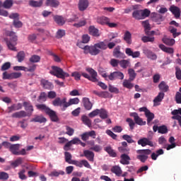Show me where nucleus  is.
<instances>
[{"instance_id": "35", "label": "nucleus", "mask_w": 181, "mask_h": 181, "mask_svg": "<svg viewBox=\"0 0 181 181\" xmlns=\"http://www.w3.org/2000/svg\"><path fill=\"white\" fill-rule=\"evenodd\" d=\"M9 151L13 153V155H17L19 152V144H11Z\"/></svg>"}, {"instance_id": "24", "label": "nucleus", "mask_w": 181, "mask_h": 181, "mask_svg": "<svg viewBox=\"0 0 181 181\" xmlns=\"http://www.w3.org/2000/svg\"><path fill=\"white\" fill-rule=\"evenodd\" d=\"M145 115L147 118V124L150 126L152 125V120L153 119V118H155V115L151 112L150 110H148V112H146Z\"/></svg>"}, {"instance_id": "29", "label": "nucleus", "mask_w": 181, "mask_h": 181, "mask_svg": "<svg viewBox=\"0 0 181 181\" xmlns=\"http://www.w3.org/2000/svg\"><path fill=\"white\" fill-rule=\"evenodd\" d=\"M111 172L115 173L116 176H121V175H122V170H121V167L118 165L113 166L111 169Z\"/></svg>"}, {"instance_id": "22", "label": "nucleus", "mask_w": 181, "mask_h": 181, "mask_svg": "<svg viewBox=\"0 0 181 181\" xmlns=\"http://www.w3.org/2000/svg\"><path fill=\"white\" fill-rule=\"evenodd\" d=\"M46 121H47V119L42 115H37L30 120V122H39L40 124H43L46 122Z\"/></svg>"}, {"instance_id": "53", "label": "nucleus", "mask_w": 181, "mask_h": 181, "mask_svg": "<svg viewBox=\"0 0 181 181\" xmlns=\"http://www.w3.org/2000/svg\"><path fill=\"white\" fill-rule=\"evenodd\" d=\"M66 135H69V136H73V135H74V129L69 126H66Z\"/></svg>"}, {"instance_id": "46", "label": "nucleus", "mask_w": 181, "mask_h": 181, "mask_svg": "<svg viewBox=\"0 0 181 181\" xmlns=\"http://www.w3.org/2000/svg\"><path fill=\"white\" fill-rule=\"evenodd\" d=\"M119 64L122 69H127V67H129L131 63L128 60L123 59L119 61Z\"/></svg>"}, {"instance_id": "8", "label": "nucleus", "mask_w": 181, "mask_h": 181, "mask_svg": "<svg viewBox=\"0 0 181 181\" xmlns=\"http://www.w3.org/2000/svg\"><path fill=\"white\" fill-rule=\"evenodd\" d=\"M124 74L121 71H115L111 73L108 76V79L111 81H113V80H117V78H119V80H124Z\"/></svg>"}, {"instance_id": "17", "label": "nucleus", "mask_w": 181, "mask_h": 181, "mask_svg": "<svg viewBox=\"0 0 181 181\" xmlns=\"http://www.w3.org/2000/svg\"><path fill=\"white\" fill-rule=\"evenodd\" d=\"M41 86L46 90H53L54 87L53 83L45 79L41 80Z\"/></svg>"}, {"instance_id": "4", "label": "nucleus", "mask_w": 181, "mask_h": 181, "mask_svg": "<svg viewBox=\"0 0 181 181\" xmlns=\"http://www.w3.org/2000/svg\"><path fill=\"white\" fill-rule=\"evenodd\" d=\"M86 71L89 73L90 76L87 73L83 72L82 73L83 77H84L85 78H87L88 80H89L90 81H92L93 83L98 82V78H97L98 74L95 70L93 69L92 68H87Z\"/></svg>"}, {"instance_id": "37", "label": "nucleus", "mask_w": 181, "mask_h": 181, "mask_svg": "<svg viewBox=\"0 0 181 181\" xmlns=\"http://www.w3.org/2000/svg\"><path fill=\"white\" fill-rule=\"evenodd\" d=\"M54 21L60 25H63L64 23H66V21L62 16H54Z\"/></svg>"}, {"instance_id": "60", "label": "nucleus", "mask_w": 181, "mask_h": 181, "mask_svg": "<svg viewBox=\"0 0 181 181\" xmlns=\"http://www.w3.org/2000/svg\"><path fill=\"white\" fill-rule=\"evenodd\" d=\"M71 77H74L76 81H78L81 78V74L78 71H74L71 74Z\"/></svg>"}, {"instance_id": "62", "label": "nucleus", "mask_w": 181, "mask_h": 181, "mask_svg": "<svg viewBox=\"0 0 181 181\" xmlns=\"http://www.w3.org/2000/svg\"><path fill=\"white\" fill-rule=\"evenodd\" d=\"M175 76L177 80H181V69L178 67H175Z\"/></svg>"}, {"instance_id": "39", "label": "nucleus", "mask_w": 181, "mask_h": 181, "mask_svg": "<svg viewBox=\"0 0 181 181\" xmlns=\"http://www.w3.org/2000/svg\"><path fill=\"white\" fill-rule=\"evenodd\" d=\"M105 152H107L110 156H112V158L117 157V153L111 148V146H107L105 148Z\"/></svg>"}, {"instance_id": "56", "label": "nucleus", "mask_w": 181, "mask_h": 181, "mask_svg": "<svg viewBox=\"0 0 181 181\" xmlns=\"http://www.w3.org/2000/svg\"><path fill=\"white\" fill-rule=\"evenodd\" d=\"M12 5H13V1H12V0H6L4 3L3 6L6 9H9V8H11V6H12Z\"/></svg>"}, {"instance_id": "42", "label": "nucleus", "mask_w": 181, "mask_h": 181, "mask_svg": "<svg viewBox=\"0 0 181 181\" xmlns=\"http://www.w3.org/2000/svg\"><path fill=\"white\" fill-rule=\"evenodd\" d=\"M23 160L22 158H18L16 160L10 162V163L13 168H18L19 165H22Z\"/></svg>"}, {"instance_id": "54", "label": "nucleus", "mask_w": 181, "mask_h": 181, "mask_svg": "<svg viewBox=\"0 0 181 181\" xmlns=\"http://www.w3.org/2000/svg\"><path fill=\"white\" fill-rule=\"evenodd\" d=\"M109 91L115 94H119V89L112 85H109Z\"/></svg>"}, {"instance_id": "40", "label": "nucleus", "mask_w": 181, "mask_h": 181, "mask_svg": "<svg viewBox=\"0 0 181 181\" xmlns=\"http://www.w3.org/2000/svg\"><path fill=\"white\" fill-rule=\"evenodd\" d=\"M159 47L160 49H161V50H163V52H165V53H169L170 54H172V53H173V48L167 47L163 44L159 45Z\"/></svg>"}, {"instance_id": "20", "label": "nucleus", "mask_w": 181, "mask_h": 181, "mask_svg": "<svg viewBox=\"0 0 181 181\" xmlns=\"http://www.w3.org/2000/svg\"><path fill=\"white\" fill-rule=\"evenodd\" d=\"M88 8V0H79L78 9L79 11H86Z\"/></svg>"}, {"instance_id": "32", "label": "nucleus", "mask_w": 181, "mask_h": 181, "mask_svg": "<svg viewBox=\"0 0 181 181\" xmlns=\"http://www.w3.org/2000/svg\"><path fill=\"white\" fill-rule=\"evenodd\" d=\"M13 118H23V117H28V114L24 110L16 112L12 115Z\"/></svg>"}, {"instance_id": "11", "label": "nucleus", "mask_w": 181, "mask_h": 181, "mask_svg": "<svg viewBox=\"0 0 181 181\" xmlns=\"http://www.w3.org/2000/svg\"><path fill=\"white\" fill-rule=\"evenodd\" d=\"M165 98V93L163 92H160L158 95L153 100V106L158 107V105H160V103H162V100Z\"/></svg>"}, {"instance_id": "58", "label": "nucleus", "mask_w": 181, "mask_h": 181, "mask_svg": "<svg viewBox=\"0 0 181 181\" xmlns=\"http://www.w3.org/2000/svg\"><path fill=\"white\" fill-rule=\"evenodd\" d=\"M158 133L159 134H168V127H166V126H165V125L158 127Z\"/></svg>"}, {"instance_id": "31", "label": "nucleus", "mask_w": 181, "mask_h": 181, "mask_svg": "<svg viewBox=\"0 0 181 181\" xmlns=\"http://www.w3.org/2000/svg\"><path fill=\"white\" fill-rule=\"evenodd\" d=\"M49 176H50L51 177H59V176H60V175L62 176H63V175H64V171L63 170H54L53 171H52L49 174H48Z\"/></svg>"}, {"instance_id": "59", "label": "nucleus", "mask_w": 181, "mask_h": 181, "mask_svg": "<svg viewBox=\"0 0 181 181\" xmlns=\"http://www.w3.org/2000/svg\"><path fill=\"white\" fill-rule=\"evenodd\" d=\"M90 151H94V152H101V151H103V147L96 144L94 146L90 147Z\"/></svg>"}, {"instance_id": "61", "label": "nucleus", "mask_w": 181, "mask_h": 181, "mask_svg": "<svg viewBox=\"0 0 181 181\" xmlns=\"http://www.w3.org/2000/svg\"><path fill=\"white\" fill-rule=\"evenodd\" d=\"M151 14V11L148 9L141 10V16L143 19H145V18H148L149 15Z\"/></svg>"}, {"instance_id": "19", "label": "nucleus", "mask_w": 181, "mask_h": 181, "mask_svg": "<svg viewBox=\"0 0 181 181\" xmlns=\"http://www.w3.org/2000/svg\"><path fill=\"white\" fill-rule=\"evenodd\" d=\"M129 160H131L129 156L125 153L121 155L120 163H122V165H129Z\"/></svg>"}, {"instance_id": "1", "label": "nucleus", "mask_w": 181, "mask_h": 181, "mask_svg": "<svg viewBox=\"0 0 181 181\" xmlns=\"http://www.w3.org/2000/svg\"><path fill=\"white\" fill-rule=\"evenodd\" d=\"M77 46L81 47V49H83L84 53H86V54L90 53V54H91L92 56H97V54H99L100 52H101V50H100L98 47L97 46V44H95L93 46L86 45L83 47L81 46V42H78L77 44Z\"/></svg>"}, {"instance_id": "45", "label": "nucleus", "mask_w": 181, "mask_h": 181, "mask_svg": "<svg viewBox=\"0 0 181 181\" xmlns=\"http://www.w3.org/2000/svg\"><path fill=\"white\" fill-rule=\"evenodd\" d=\"M133 18L135 19H143L141 10H137L133 12Z\"/></svg>"}, {"instance_id": "18", "label": "nucleus", "mask_w": 181, "mask_h": 181, "mask_svg": "<svg viewBox=\"0 0 181 181\" xmlns=\"http://www.w3.org/2000/svg\"><path fill=\"white\" fill-rule=\"evenodd\" d=\"M60 5V2L57 0H46L45 6L51 8H57Z\"/></svg>"}, {"instance_id": "27", "label": "nucleus", "mask_w": 181, "mask_h": 181, "mask_svg": "<svg viewBox=\"0 0 181 181\" xmlns=\"http://www.w3.org/2000/svg\"><path fill=\"white\" fill-rule=\"evenodd\" d=\"M163 42L165 43V45H167V46H173L175 43H176V41L173 38H168L167 37H164L163 38Z\"/></svg>"}, {"instance_id": "47", "label": "nucleus", "mask_w": 181, "mask_h": 181, "mask_svg": "<svg viewBox=\"0 0 181 181\" xmlns=\"http://www.w3.org/2000/svg\"><path fill=\"white\" fill-rule=\"evenodd\" d=\"M95 45L98 46L99 50H106V49H108V46H107V43L105 42H100Z\"/></svg>"}, {"instance_id": "16", "label": "nucleus", "mask_w": 181, "mask_h": 181, "mask_svg": "<svg viewBox=\"0 0 181 181\" xmlns=\"http://www.w3.org/2000/svg\"><path fill=\"white\" fill-rule=\"evenodd\" d=\"M78 103H80V99H78V98H71L69 102L65 100L66 109L68 108V107H70V105H76Z\"/></svg>"}, {"instance_id": "44", "label": "nucleus", "mask_w": 181, "mask_h": 181, "mask_svg": "<svg viewBox=\"0 0 181 181\" xmlns=\"http://www.w3.org/2000/svg\"><path fill=\"white\" fill-rule=\"evenodd\" d=\"M36 107H37V110H40L41 111H44L47 114L51 110L47 106H46V105H44V104L37 105Z\"/></svg>"}, {"instance_id": "6", "label": "nucleus", "mask_w": 181, "mask_h": 181, "mask_svg": "<svg viewBox=\"0 0 181 181\" xmlns=\"http://www.w3.org/2000/svg\"><path fill=\"white\" fill-rule=\"evenodd\" d=\"M66 101H67V98H66L62 100L60 98H57L52 101V104L54 107H60L62 111H66Z\"/></svg>"}, {"instance_id": "57", "label": "nucleus", "mask_w": 181, "mask_h": 181, "mask_svg": "<svg viewBox=\"0 0 181 181\" xmlns=\"http://www.w3.org/2000/svg\"><path fill=\"white\" fill-rule=\"evenodd\" d=\"M142 42L144 43H146L148 42H153L155 40V37H148V36H144L141 38Z\"/></svg>"}, {"instance_id": "5", "label": "nucleus", "mask_w": 181, "mask_h": 181, "mask_svg": "<svg viewBox=\"0 0 181 181\" xmlns=\"http://www.w3.org/2000/svg\"><path fill=\"white\" fill-rule=\"evenodd\" d=\"M136 153H138L136 156L137 159L144 163V162H146V160L148 159V155H151L152 151L150 149L137 150Z\"/></svg>"}, {"instance_id": "21", "label": "nucleus", "mask_w": 181, "mask_h": 181, "mask_svg": "<svg viewBox=\"0 0 181 181\" xmlns=\"http://www.w3.org/2000/svg\"><path fill=\"white\" fill-rule=\"evenodd\" d=\"M47 114L50 117L51 121H52L53 122H58L59 117H57V115L56 114V112H54V110L50 109Z\"/></svg>"}, {"instance_id": "50", "label": "nucleus", "mask_w": 181, "mask_h": 181, "mask_svg": "<svg viewBox=\"0 0 181 181\" xmlns=\"http://www.w3.org/2000/svg\"><path fill=\"white\" fill-rule=\"evenodd\" d=\"M81 120L83 121V124H85V125H87V127H91V119H90L88 117L82 116Z\"/></svg>"}, {"instance_id": "49", "label": "nucleus", "mask_w": 181, "mask_h": 181, "mask_svg": "<svg viewBox=\"0 0 181 181\" xmlns=\"http://www.w3.org/2000/svg\"><path fill=\"white\" fill-rule=\"evenodd\" d=\"M29 61L30 63H39L40 62V56L36 54L32 55Z\"/></svg>"}, {"instance_id": "33", "label": "nucleus", "mask_w": 181, "mask_h": 181, "mask_svg": "<svg viewBox=\"0 0 181 181\" xmlns=\"http://www.w3.org/2000/svg\"><path fill=\"white\" fill-rule=\"evenodd\" d=\"M89 33L92 35V36H95L96 37L100 36V32L98 31V29L95 28V27L93 25L89 27Z\"/></svg>"}, {"instance_id": "9", "label": "nucleus", "mask_w": 181, "mask_h": 181, "mask_svg": "<svg viewBox=\"0 0 181 181\" xmlns=\"http://www.w3.org/2000/svg\"><path fill=\"white\" fill-rule=\"evenodd\" d=\"M130 116L133 117L134 119V122L137 124V125H140V126H144V125H146V122L144 121L142 119V118H141L139 115L138 113L136 112H132L130 113Z\"/></svg>"}, {"instance_id": "30", "label": "nucleus", "mask_w": 181, "mask_h": 181, "mask_svg": "<svg viewBox=\"0 0 181 181\" xmlns=\"http://www.w3.org/2000/svg\"><path fill=\"white\" fill-rule=\"evenodd\" d=\"M83 103L86 110H90L91 108H93V103L90 102V99L84 98L83 99Z\"/></svg>"}, {"instance_id": "48", "label": "nucleus", "mask_w": 181, "mask_h": 181, "mask_svg": "<svg viewBox=\"0 0 181 181\" xmlns=\"http://www.w3.org/2000/svg\"><path fill=\"white\" fill-rule=\"evenodd\" d=\"M25 52L21 51L17 54V59L18 63H22L25 60Z\"/></svg>"}, {"instance_id": "25", "label": "nucleus", "mask_w": 181, "mask_h": 181, "mask_svg": "<svg viewBox=\"0 0 181 181\" xmlns=\"http://www.w3.org/2000/svg\"><path fill=\"white\" fill-rule=\"evenodd\" d=\"M30 6H33V8H39L43 5V0L34 1L30 0L29 1Z\"/></svg>"}, {"instance_id": "41", "label": "nucleus", "mask_w": 181, "mask_h": 181, "mask_svg": "<svg viewBox=\"0 0 181 181\" xmlns=\"http://www.w3.org/2000/svg\"><path fill=\"white\" fill-rule=\"evenodd\" d=\"M128 74H129V79L130 81H134L135 80V78L136 77V73H135V70L132 69H128Z\"/></svg>"}, {"instance_id": "7", "label": "nucleus", "mask_w": 181, "mask_h": 181, "mask_svg": "<svg viewBox=\"0 0 181 181\" xmlns=\"http://www.w3.org/2000/svg\"><path fill=\"white\" fill-rule=\"evenodd\" d=\"M71 165H75V166H77L78 168H82L84 166L88 169H91V165H90V163H88L87 160H81L80 161L71 160Z\"/></svg>"}, {"instance_id": "34", "label": "nucleus", "mask_w": 181, "mask_h": 181, "mask_svg": "<svg viewBox=\"0 0 181 181\" xmlns=\"http://www.w3.org/2000/svg\"><path fill=\"white\" fill-rule=\"evenodd\" d=\"M130 79H124L122 83L123 87H125V88H128L129 90H131V88H134V83H131Z\"/></svg>"}, {"instance_id": "52", "label": "nucleus", "mask_w": 181, "mask_h": 181, "mask_svg": "<svg viewBox=\"0 0 181 181\" xmlns=\"http://www.w3.org/2000/svg\"><path fill=\"white\" fill-rule=\"evenodd\" d=\"M119 50H121V47L117 46L113 51V56L117 59L121 57V52Z\"/></svg>"}, {"instance_id": "55", "label": "nucleus", "mask_w": 181, "mask_h": 181, "mask_svg": "<svg viewBox=\"0 0 181 181\" xmlns=\"http://www.w3.org/2000/svg\"><path fill=\"white\" fill-rule=\"evenodd\" d=\"M122 138L124 141H127L128 144H134V142H135L134 139H132V137L128 134L123 135Z\"/></svg>"}, {"instance_id": "12", "label": "nucleus", "mask_w": 181, "mask_h": 181, "mask_svg": "<svg viewBox=\"0 0 181 181\" xmlns=\"http://www.w3.org/2000/svg\"><path fill=\"white\" fill-rule=\"evenodd\" d=\"M143 52L148 57V59H151V60H156V59H158L156 54L153 53L152 51L147 48H144L143 49Z\"/></svg>"}, {"instance_id": "23", "label": "nucleus", "mask_w": 181, "mask_h": 181, "mask_svg": "<svg viewBox=\"0 0 181 181\" xmlns=\"http://www.w3.org/2000/svg\"><path fill=\"white\" fill-rule=\"evenodd\" d=\"M123 39L128 45H131L132 43V34H131V32L126 31L124 34Z\"/></svg>"}, {"instance_id": "63", "label": "nucleus", "mask_w": 181, "mask_h": 181, "mask_svg": "<svg viewBox=\"0 0 181 181\" xmlns=\"http://www.w3.org/2000/svg\"><path fill=\"white\" fill-rule=\"evenodd\" d=\"M111 66L112 67H117L118 64H119V60L115 59H112L110 62Z\"/></svg>"}, {"instance_id": "38", "label": "nucleus", "mask_w": 181, "mask_h": 181, "mask_svg": "<svg viewBox=\"0 0 181 181\" xmlns=\"http://www.w3.org/2000/svg\"><path fill=\"white\" fill-rule=\"evenodd\" d=\"M158 88L160 91H163L166 93L169 90V86L165 83V81H161L160 83L158 85Z\"/></svg>"}, {"instance_id": "3", "label": "nucleus", "mask_w": 181, "mask_h": 181, "mask_svg": "<svg viewBox=\"0 0 181 181\" xmlns=\"http://www.w3.org/2000/svg\"><path fill=\"white\" fill-rule=\"evenodd\" d=\"M10 40L8 38L5 39L6 45L10 50H13V52H16V45L18 42V37L13 32H11L9 33Z\"/></svg>"}, {"instance_id": "26", "label": "nucleus", "mask_w": 181, "mask_h": 181, "mask_svg": "<svg viewBox=\"0 0 181 181\" xmlns=\"http://www.w3.org/2000/svg\"><path fill=\"white\" fill-rule=\"evenodd\" d=\"M23 107H25V111L30 112L29 117L32 115V112L33 111V106L30 103V102H24L23 104Z\"/></svg>"}, {"instance_id": "51", "label": "nucleus", "mask_w": 181, "mask_h": 181, "mask_svg": "<svg viewBox=\"0 0 181 181\" xmlns=\"http://www.w3.org/2000/svg\"><path fill=\"white\" fill-rule=\"evenodd\" d=\"M152 15L153 17V21H154V22H161V21H163L162 15L156 13H153Z\"/></svg>"}, {"instance_id": "28", "label": "nucleus", "mask_w": 181, "mask_h": 181, "mask_svg": "<svg viewBox=\"0 0 181 181\" xmlns=\"http://www.w3.org/2000/svg\"><path fill=\"white\" fill-rule=\"evenodd\" d=\"M168 30H169V32H170V33H172L173 37L174 38H176V37H177V36H180V35H181V33H180V32H177V29L173 27V26H170V27L168 28Z\"/></svg>"}, {"instance_id": "2", "label": "nucleus", "mask_w": 181, "mask_h": 181, "mask_svg": "<svg viewBox=\"0 0 181 181\" xmlns=\"http://www.w3.org/2000/svg\"><path fill=\"white\" fill-rule=\"evenodd\" d=\"M49 74L55 76L57 78H62V80H64L66 77H69L70 76L67 72L63 71L62 68L54 66H52V70L49 71Z\"/></svg>"}, {"instance_id": "14", "label": "nucleus", "mask_w": 181, "mask_h": 181, "mask_svg": "<svg viewBox=\"0 0 181 181\" xmlns=\"http://www.w3.org/2000/svg\"><path fill=\"white\" fill-rule=\"evenodd\" d=\"M125 53L127 56H132L133 59H136L141 56V52L139 51L133 52L131 48H126Z\"/></svg>"}, {"instance_id": "43", "label": "nucleus", "mask_w": 181, "mask_h": 181, "mask_svg": "<svg viewBox=\"0 0 181 181\" xmlns=\"http://www.w3.org/2000/svg\"><path fill=\"white\" fill-rule=\"evenodd\" d=\"M99 116L102 119H105L108 118V112L105 109H100L99 110Z\"/></svg>"}, {"instance_id": "10", "label": "nucleus", "mask_w": 181, "mask_h": 181, "mask_svg": "<svg viewBox=\"0 0 181 181\" xmlns=\"http://www.w3.org/2000/svg\"><path fill=\"white\" fill-rule=\"evenodd\" d=\"M81 156H85V158H86L89 162H94V152L90 150H84L83 155H81Z\"/></svg>"}, {"instance_id": "13", "label": "nucleus", "mask_w": 181, "mask_h": 181, "mask_svg": "<svg viewBox=\"0 0 181 181\" xmlns=\"http://www.w3.org/2000/svg\"><path fill=\"white\" fill-rule=\"evenodd\" d=\"M137 144L141 146H146V145H148V146H153V142H152V141L149 140L148 138H143L139 139L137 141Z\"/></svg>"}, {"instance_id": "36", "label": "nucleus", "mask_w": 181, "mask_h": 181, "mask_svg": "<svg viewBox=\"0 0 181 181\" xmlns=\"http://www.w3.org/2000/svg\"><path fill=\"white\" fill-rule=\"evenodd\" d=\"M109 21H110V18L105 16L98 17L97 18L98 23H100V25H107Z\"/></svg>"}, {"instance_id": "64", "label": "nucleus", "mask_w": 181, "mask_h": 181, "mask_svg": "<svg viewBox=\"0 0 181 181\" xmlns=\"http://www.w3.org/2000/svg\"><path fill=\"white\" fill-rule=\"evenodd\" d=\"M175 102L177 104H181V92H177L175 94Z\"/></svg>"}, {"instance_id": "15", "label": "nucleus", "mask_w": 181, "mask_h": 181, "mask_svg": "<svg viewBox=\"0 0 181 181\" xmlns=\"http://www.w3.org/2000/svg\"><path fill=\"white\" fill-rule=\"evenodd\" d=\"M169 9L173 15H174L175 18H176L177 19L178 18H180V8H179V7L175 6H171Z\"/></svg>"}]
</instances>
